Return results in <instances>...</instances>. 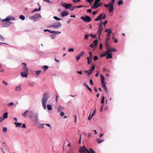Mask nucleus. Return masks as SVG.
Segmentation results:
<instances>
[{
	"mask_svg": "<svg viewBox=\"0 0 153 153\" xmlns=\"http://www.w3.org/2000/svg\"><path fill=\"white\" fill-rule=\"evenodd\" d=\"M61 23L59 22H57L52 25L51 27L55 28H58L61 27Z\"/></svg>",
	"mask_w": 153,
	"mask_h": 153,
	"instance_id": "6",
	"label": "nucleus"
},
{
	"mask_svg": "<svg viewBox=\"0 0 153 153\" xmlns=\"http://www.w3.org/2000/svg\"><path fill=\"white\" fill-rule=\"evenodd\" d=\"M4 120V118L2 117H0V123L1 122Z\"/></svg>",
	"mask_w": 153,
	"mask_h": 153,
	"instance_id": "61",
	"label": "nucleus"
},
{
	"mask_svg": "<svg viewBox=\"0 0 153 153\" xmlns=\"http://www.w3.org/2000/svg\"><path fill=\"white\" fill-rule=\"evenodd\" d=\"M73 1L74 3H77L80 1V0H73Z\"/></svg>",
	"mask_w": 153,
	"mask_h": 153,
	"instance_id": "41",
	"label": "nucleus"
},
{
	"mask_svg": "<svg viewBox=\"0 0 153 153\" xmlns=\"http://www.w3.org/2000/svg\"><path fill=\"white\" fill-rule=\"evenodd\" d=\"M76 72L77 73H78L79 74H80V75H81L82 74V71H76Z\"/></svg>",
	"mask_w": 153,
	"mask_h": 153,
	"instance_id": "59",
	"label": "nucleus"
},
{
	"mask_svg": "<svg viewBox=\"0 0 153 153\" xmlns=\"http://www.w3.org/2000/svg\"><path fill=\"white\" fill-rule=\"evenodd\" d=\"M86 1L91 4L93 1V0H86Z\"/></svg>",
	"mask_w": 153,
	"mask_h": 153,
	"instance_id": "46",
	"label": "nucleus"
},
{
	"mask_svg": "<svg viewBox=\"0 0 153 153\" xmlns=\"http://www.w3.org/2000/svg\"><path fill=\"white\" fill-rule=\"evenodd\" d=\"M90 35L91 37H92L94 38H96V34L93 35L92 34H91Z\"/></svg>",
	"mask_w": 153,
	"mask_h": 153,
	"instance_id": "60",
	"label": "nucleus"
},
{
	"mask_svg": "<svg viewBox=\"0 0 153 153\" xmlns=\"http://www.w3.org/2000/svg\"><path fill=\"white\" fill-rule=\"evenodd\" d=\"M95 67V65H92V68L90 70H89V73L88 74H91L92 71L94 70Z\"/></svg>",
	"mask_w": 153,
	"mask_h": 153,
	"instance_id": "19",
	"label": "nucleus"
},
{
	"mask_svg": "<svg viewBox=\"0 0 153 153\" xmlns=\"http://www.w3.org/2000/svg\"><path fill=\"white\" fill-rule=\"evenodd\" d=\"M22 65H23V70L24 71H28L29 69L27 68V64L25 63H22Z\"/></svg>",
	"mask_w": 153,
	"mask_h": 153,
	"instance_id": "14",
	"label": "nucleus"
},
{
	"mask_svg": "<svg viewBox=\"0 0 153 153\" xmlns=\"http://www.w3.org/2000/svg\"><path fill=\"white\" fill-rule=\"evenodd\" d=\"M83 6V5H79V6H75V7L76 8H81Z\"/></svg>",
	"mask_w": 153,
	"mask_h": 153,
	"instance_id": "53",
	"label": "nucleus"
},
{
	"mask_svg": "<svg viewBox=\"0 0 153 153\" xmlns=\"http://www.w3.org/2000/svg\"><path fill=\"white\" fill-rule=\"evenodd\" d=\"M29 111L28 110H26L25 112L22 114V115L25 117H26L27 116V114L28 112L29 113Z\"/></svg>",
	"mask_w": 153,
	"mask_h": 153,
	"instance_id": "20",
	"label": "nucleus"
},
{
	"mask_svg": "<svg viewBox=\"0 0 153 153\" xmlns=\"http://www.w3.org/2000/svg\"><path fill=\"white\" fill-rule=\"evenodd\" d=\"M80 57L79 55H78L76 56V60L77 61L79 59Z\"/></svg>",
	"mask_w": 153,
	"mask_h": 153,
	"instance_id": "50",
	"label": "nucleus"
},
{
	"mask_svg": "<svg viewBox=\"0 0 153 153\" xmlns=\"http://www.w3.org/2000/svg\"><path fill=\"white\" fill-rule=\"evenodd\" d=\"M0 40L4 41V38L0 34Z\"/></svg>",
	"mask_w": 153,
	"mask_h": 153,
	"instance_id": "44",
	"label": "nucleus"
},
{
	"mask_svg": "<svg viewBox=\"0 0 153 153\" xmlns=\"http://www.w3.org/2000/svg\"><path fill=\"white\" fill-rule=\"evenodd\" d=\"M112 30L111 29H109V31H108L107 33V36H111V33Z\"/></svg>",
	"mask_w": 153,
	"mask_h": 153,
	"instance_id": "27",
	"label": "nucleus"
},
{
	"mask_svg": "<svg viewBox=\"0 0 153 153\" xmlns=\"http://www.w3.org/2000/svg\"><path fill=\"white\" fill-rule=\"evenodd\" d=\"M90 84L91 85H94V83H93L92 80L91 79L90 80Z\"/></svg>",
	"mask_w": 153,
	"mask_h": 153,
	"instance_id": "49",
	"label": "nucleus"
},
{
	"mask_svg": "<svg viewBox=\"0 0 153 153\" xmlns=\"http://www.w3.org/2000/svg\"><path fill=\"white\" fill-rule=\"evenodd\" d=\"M14 124L16 125V127H20L22 125L21 123L15 122Z\"/></svg>",
	"mask_w": 153,
	"mask_h": 153,
	"instance_id": "22",
	"label": "nucleus"
},
{
	"mask_svg": "<svg viewBox=\"0 0 153 153\" xmlns=\"http://www.w3.org/2000/svg\"><path fill=\"white\" fill-rule=\"evenodd\" d=\"M41 10V6H40V7L38 8V9H37L36 8L34 10H32L31 12L32 13H33V12L37 11H40Z\"/></svg>",
	"mask_w": 153,
	"mask_h": 153,
	"instance_id": "25",
	"label": "nucleus"
},
{
	"mask_svg": "<svg viewBox=\"0 0 153 153\" xmlns=\"http://www.w3.org/2000/svg\"><path fill=\"white\" fill-rule=\"evenodd\" d=\"M100 49H102V43H101L100 45Z\"/></svg>",
	"mask_w": 153,
	"mask_h": 153,
	"instance_id": "63",
	"label": "nucleus"
},
{
	"mask_svg": "<svg viewBox=\"0 0 153 153\" xmlns=\"http://www.w3.org/2000/svg\"><path fill=\"white\" fill-rule=\"evenodd\" d=\"M110 39V36H108L106 39L105 41L108 42V40H109Z\"/></svg>",
	"mask_w": 153,
	"mask_h": 153,
	"instance_id": "58",
	"label": "nucleus"
},
{
	"mask_svg": "<svg viewBox=\"0 0 153 153\" xmlns=\"http://www.w3.org/2000/svg\"><path fill=\"white\" fill-rule=\"evenodd\" d=\"M41 15L39 13H37L33 16H32L30 17V19L36 21L38 19H39L41 18Z\"/></svg>",
	"mask_w": 153,
	"mask_h": 153,
	"instance_id": "3",
	"label": "nucleus"
},
{
	"mask_svg": "<svg viewBox=\"0 0 153 153\" xmlns=\"http://www.w3.org/2000/svg\"><path fill=\"white\" fill-rule=\"evenodd\" d=\"M79 151L81 153L87 152V153H90L89 151L84 146H83L82 147H80Z\"/></svg>",
	"mask_w": 153,
	"mask_h": 153,
	"instance_id": "7",
	"label": "nucleus"
},
{
	"mask_svg": "<svg viewBox=\"0 0 153 153\" xmlns=\"http://www.w3.org/2000/svg\"><path fill=\"white\" fill-rule=\"evenodd\" d=\"M8 117V113L7 112H5L3 114V118L4 119L7 118Z\"/></svg>",
	"mask_w": 153,
	"mask_h": 153,
	"instance_id": "28",
	"label": "nucleus"
},
{
	"mask_svg": "<svg viewBox=\"0 0 153 153\" xmlns=\"http://www.w3.org/2000/svg\"><path fill=\"white\" fill-rule=\"evenodd\" d=\"M106 55L107 56L106 57V58L107 59L112 58L111 53H108Z\"/></svg>",
	"mask_w": 153,
	"mask_h": 153,
	"instance_id": "18",
	"label": "nucleus"
},
{
	"mask_svg": "<svg viewBox=\"0 0 153 153\" xmlns=\"http://www.w3.org/2000/svg\"><path fill=\"white\" fill-rule=\"evenodd\" d=\"M29 116L32 122L34 124H36L38 123V114L33 111H30Z\"/></svg>",
	"mask_w": 153,
	"mask_h": 153,
	"instance_id": "1",
	"label": "nucleus"
},
{
	"mask_svg": "<svg viewBox=\"0 0 153 153\" xmlns=\"http://www.w3.org/2000/svg\"><path fill=\"white\" fill-rule=\"evenodd\" d=\"M110 6H111V5H109V3L108 4H104V6L105 7H108V10L109 9V7H110Z\"/></svg>",
	"mask_w": 153,
	"mask_h": 153,
	"instance_id": "38",
	"label": "nucleus"
},
{
	"mask_svg": "<svg viewBox=\"0 0 153 153\" xmlns=\"http://www.w3.org/2000/svg\"><path fill=\"white\" fill-rule=\"evenodd\" d=\"M102 30L103 29L102 27H99L98 30V34L99 35V37H100V36Z\"/></svg>",
	"mask_w": 153,
	"mask_h": 153,
	"instance_id": "15",
	"label": "nucleus"
},
{
	"mask_svg": "<svg viewBox=\"0 0 153 153\" xmlns=\"http://www.w3.org/2000/svg\"><path fill=\"white\" fill-rule=\"evenodd\" d=\"M83 85L86 86L87 88L88 87H89L86 82H84L83 84Z\"/></svg>",
	"mask_w": 153,
	"mask_h": 153,
	"instance_id": "57",
	"label": "nucleus"
},
{
	"mask_svg": "<svg viewBox=\"0 0 153 153\" xmlns=\"http://www.w3.org/2000/svg\"><path fill=\"white\" fill-rule=\"evenodd\" d=\"M72 4L71 3L68 4H67L66 6H65V8L66 9H68L71 7L72 6Z\"/></svg>",
	"mask_w": 153,
	"mask_h": 153,
	"instance_id": "21",
	"label": "nucleus"
},
{
	"mask_svg": "<svg viewBox=\"0 0 153 153\" xmlns=\"http://www.w3.org/2000/svg\"><path fill=\"white\" fill-rule=\"evenodd\" d=\"M3 131L4 132H6L7 131V128H3Z\"/></svg>",
	"mask_w": 153,
	"mask_h": 153,
	"instance_id": "55",
	"label": "nucleus"
},
{
	"mask_svg": "<svg viewBox=\"0 0 153 153\" xmlns=\"http://www.w3.org/2000/svg\"><path fill=\"white\" fill-rule=\"evenodd\" d=\"M65 109V108L62 107L60 105L58 108V111L59 112H60L62 111Z\"/></svg>",
	"mask_w": 153,
	"mask_h": 153,
	"instance_id": "17",
	"label": "nucleus"
},
{
	"mask_svg": "<svg viewBox=\"0 0 153 153\" xmlns=\"http://www.w3.org/2000/svg\"><path fill=\"white\" fill-rule=\"evenodd\" d=\"M115 1V0H112L111 2H109V5H111L110 6V7H109V13H111L114 10V2Z\"/></svg>",
	"mask_w": 153,
	"mask_h": 153,
	"instance_id": "5",
	"label": "nucleus"
},
{
	"mask_svg": "<svg viewBox=\"0 0 153 153\" xmlns=\"http://www.w3.org/2000/svg\"><path fill=\"white\" fill-rule=\"evenodd\" d=\"M103 14L101 13L100 14V15L97 17L99 18L100 20L102 19V16Z\"/></svg>",
	"mask_w": 153,
	"mask_h": 153,
	"instance_id": "45",
	"label": "nucleus"
},
{
	"mask_svg": "<svg viewBox=\"0 0 153 153\" xmlns=\"http://www.w3.org/2000/svg\"><path fill=\"white\" fill-rule=\"evenodd\" d=\"M101 81L102 85H106V82H105V77H104L101 74H100Z\"/></svg>",
	"mask_w": 153,
	"mask_h": 153,
	"instance_id": "10",
	"label": "nucleus"
},
{
	"mask_svg": "<svg viewBox=\"0 0 153 153\" xmlns=\"http://www.w3.org/2000/svg\"><path fill=\"white\" fill-rule=\"evenodd\" d=\"M90 59L91 60H92L93 58V54H92V52H90L89 53Z\"/></svg>",
	"mask_w": 153,
	"mask_h": 153,
	"instance_id": "33",
	"label": "nucleus"
},
{
	"mask_svg": "<svg viewBox=\"0 0 153 153\" xmlns=\"http://www.w3.org/2000/svg\"><path fill=\"white\" fill-rule=\"evenodd\" d=\"M105 97L104 96H103L102 97L101 103L102 104H103L104 103V100Z\"/></svg>",
	"mask_w": 153,
	"mask_h": 153,
	"instance_id": "42",
	"label": "nucleus"
},
{
	"mask_svg": "<svg viewBox=\"0 0 153 153\" xmlns=\"http://www.w3.org/2000/svg\"><path fill=\"white\" fill-rule=\"evenodd\" d=\"M19 18L22 20H24L25 19V17L23 15H21L19 16Z\"/></svg>",
	"mask_w": 153,
	"mask_h": 153,
	"instance_id": "35",
	"label": "nucleus"
},
{
	"mask_svg": "<svg viewBox=\"0 0 153 153\" xmlns=\"http://www.w3.org/2000/svg\"><path fill=\"white\" fill-rule=\"evenodd\" d=\"M21 90V86L19 85L16 88V91H19Z\"/></svg>",
	"mask_w": 153,
	"mask_h": 153,
	"instance_id": "26",
	"label": "nucleus"
},
{
	"mask_svg": "<svg viewBox=\"0 0 153 153\" xmlns=\"http://www.w3.org/2000/svg\"><path fill=\"white\" fill-rule=\"evenodd\" d=\"M49 97V95L48 93H45L44 94L43 98L42 100V105L43 108L46 109V104Z\"/></svg>",
	"mask_w": 153,
	"mask_h": 153,
	"instance_id": "2",
	"label": "nucleus"
},
{
	"mask_svg": "<svg viewBox=\"0 0 153 153\" xmlns=\"http://www.w3.org/2000/svg\"><path fill=\"white\" fill-rule=\"evenodd\" d=\"M108 51H104L101 55V57H104L108 53Z\"/></svg>",
	"mask_w": 153,
	"mask_h": 153,
	"instance_id": "23",
	"label": "nucleus"
},
{
	"mask_svg": "<svg viewBox=\"0 0 153 153\" xmlns=\"http://www.w3.org/2000/svg\"><path fill=\"white\" fill-rule=\"evenodd\" d=\"M98 57L97 56H95L94 57V61H96L97 60Z\"/></svg>",
	"mask_w": 153,
	"mask_h": 153,
	"instance_id": "47",
	"label": "nucleus"
},
{
	"mask_svg": "<svg viewBox=\"0 0 153 153\" xmlns=\"http://www.w3.org/2000/svg\"><path fill=\"white\" fill-rule=\"evenodd\" d=\"M80 18L85 22H89L91 20V17L88 16H82Z\"/></svg>",
	"mask_w": 153,
	"mask_h": 153,
	"instance_id": "4",
	"label": "nucleus"
},
{
	"mask_svg": "<svg viewBox=\"0 0 153 153\" xmlns=\"http://www.w3.org/2000/svg\"><path fill=\"white\" fill-rule=\"evenodd\" d=\"M76 8L75 7H72L71 8H70L69 9L71 11H73L74 9Z\"/></svg>",
	"mask_w": 153,
	"mask_h": 153,
	"instance_id": "54",
	"label": "nucleus"
},
{
	"mask_svg": "<svg viewBox=\"0 0 153 153\" xmlns=\"http://www.w3.org/2000/svg\"><path fill=\"white\" fill-rule=\"evenodd\" d=\"M88 35H85L84 38L85 39H88Z\"/></svg>",
	"mask_w": 153,
	"mask_h": 153,
	"instance_id": "52",
	"label": "nucleus"
},
{
	"mask_svg": "<svg viewBox=\"0 0 153 153\" xmlns=\"http://www.w3.org/2000/svg\"><path fill=\"white\" fill-rule=\"evenodd\" d=\"M98 43L97 40L96 39L94 41L93 43L90 45V47L91 48H94L95 46L97 45Z\"/></svg>",
	"mask_w": 153,
	"mask_h": 153,
	"instance_id": "11",
	"label": "nucleus"
},
{
	"mask_svg": "<svg viewBox=\"0 0 153 153\" xmlns=\"http://www.w3.org/2000/svg\"><path fill=\"white\" fill-rule=\"evenodd\" d=\"M108 51V53H110L111 52H116L117 51L116 49L113 48L109 47L106 50Z\"/></svg>",
	"mask_w": 153,
	"mask_h": 153,
	"instance_id": "9",
	"label": "nucleus"
},
{
	"mask_svg": "<svg viewBox=\"0 0 153 153\" xmlns=\"http://www.w3.org/2000/svg\"><path fill=\"white\" fill-rule=\"evenodd\" d=\"M69 14V12L66 11H62L61 13V15L62 17H63L64 16H67Z\"/></svg>",
	"mask_w": 153,
	"mask_h": 153,
	"instance_id": "12",
	"label": "nucleus"
},
{
	"mask_svg": "<svg viewBox=\"0 0 153 153\" xmlns=\"http://www.w3.org/2000/svg\"><path fill=\"white\" fill-rule=\"evenodd\" d=\"M85 54V52L84 51H82L80 52L78 55L80 57L83 56Z\"/></svg>",
	"mask_w": 153,
	"mask_h": 153,
	"instance_id": "32",
	"label": "nucleus"
},
{
	"mask_svg": "<svg viewBox=\"0 0 153 153\" xmlns=\"http://www.w3.org/2000/svg\"><path fill=\"white\" fill-rule=\"evenodd\" d=\"M22 127L23 128H25L26 127L25 125V124H23L22 125Z\"/></svg>",
	"mask_w": 153,
	"mask_h": 153,
	"instance_id": "64",
	"label": "nucleus"
},
{
	"mask_svg": "<svg viewBox=\"0 0 153 153\" xmlns=\"http://www.w3.org/2000/svg\"><path fill=\"white\" fill-rule=\"evenodd\" d=\"M65 114L64 113H63V112H61L60 114V116L61 117H63Z\"/></svg>",
	"mask_w": 153,
	"mask_h": 153,
	"instance_id": "56",
	"label": "nucleus"
},
{
	"mask_svg": "<svg viewBox=\"0 0 153 153\" xmlns=\"http://www.w3.org/2000/svg\"><path fill=\"white\" fill-rule=\"evenodd\" d=\"M47 108L48 110H51L52 109V108L51 106L49 105H47Z\"/></svg>",
	"mask_w": 153,
	"mask_h": 153,
	"instance_id": "31",
	"label": "nucleus"
},
{
	"mask_svg": "<svg viewBox=\"0 0 153 153\" xmlns=\"http://www.w3.org/2000/svg\"><path fill=\"white\" fill-rule=\"evenodd\" d=\"M87 89L89 90V91L91 92H92V90L89 87H87Z\"/></svg>",
	"mask_w": 153,
	"mask_h": 153,
	"instance_id": "62",
	"label": "nucleus"
},
{
	"mask_svg": "<svg viewBox=\"0 0 153 153\" xmlns=\"http://www.w3.org/2000/svg\"><path fill=\"white\" fill-rule=\"evenodd\" d=\"M123 1L122 0H119L118 3V4L119 6H120L123 4Z\"/></svg>",
	"mask_w": 153,
	"mask_h": 153,
	"instance_id": "34",
	"label": "nucleus"
},
{
	"mask_svg": "<svg viewBox=\"0 0 153 153\" xmlns=\"http://www.w3.org/2000/svg\"><path fill=\"white\" fill-rule=\"evenodd\" d=\"M102 86L103 89H104V90L105 91V92L106 93H108V90L107 88L105 86V85H102Z\"/></svg>",
	"mask_w": 153,
	"mask_h": 153,
	"instance_id": "24",
	"label": "nucleus"
},
{
	"mask_svg": "<svg viewBox=\"0 0 153 153\" xmlns=\"http://www.w3.org/2000/svg\"><path fill=\"white\" fill-rule=\"evenodd\" d=\"M28 71H24V72L21 73V76L23 77H27L28 76Z\"/></svg>",
	"mask_w": 153,
	"mask_h": 153,
	"instance_id": "13",
	"label": "nucleus"
},
{
	"mask_svg": "<svg viewBox=\"0 0 153 153\" xmlns=\"http://www.w3.org/2000/svg\"><path fill=\"white\" fill-rule=\"evenodd\" d=\"M74 48H69L68 49V51L69 52H73L74 51Z\"/></svg>",
	"mask_w": 153,
	"mask_h": 153,
	"instance_id": "43",
	"label": "nucleus"
},
{
	"mask_svg": "<svg viewBox=\"0 0 153 153\" xmlns=\"http://www.w3.org/2000/svg\"><path fill=\"white\" fill-rule=\"evenodd\" d=\"M89 149L91 151L90 153H95V151L92 148H90Z\"/></svg>",
	"mask_w": 153,
	"mask_h": 153,
	"instance_id": "40",
	"label": "nucleus"
},
{
	"mask_svg": "<svg viewBox=\"0 0 153 153\" xmlns=\"http://www.w3.org/2000/svg\"><path fill=\"white\" fill-rule=\"evenodd\" d=\"M36 74L37 75H38L41 72V71H36Z\"/></svg>",
	"mask_w": 153,
	"mask_h": 153,
	"instance_id": "48",
	"label": "nucleus"
},
{
	"mask_svg": "<svg viewBox=\"0 0 153 153\" xmlns=\"http://www.w3.org/2000/svg\"><path fill=\"white\" fill-rule=\"evenodd\" d=\"M14 105V103L13 102H11L10 103H9L7 104V105L8 106L10 107L12 105Z\"/></svg>",
	"mask_w": 153,
	"mask_h": 153,
	"instance_id": "39",
	"label": "nucleus"
},
{
	"mask_svg": "<svg viewBox=\"0 0 153 153\" xmlns=\"http://www.w3.org/2000/svg\"><path fill=\"white\" fill-rule=\"evenodd\" d=\"M100 1V0H95L92 8H93L94 7H95V9H97L98 7H99L100 6V5L97 4Z\"/></svg>",
	"mask_w": 153,
	"mask_h": 153,
	"instance_id": "8",
	"label": "nucleus"
},
{
	"mask_svg": "<svg viewBox=\"0 0 153 153\" xmlns=\"http://www.w3.org/2000/svg\"><path fill=\"white\" fill-rule=\"evenodd\" d=\"M97 141L98 143H100L104 141V140H101L100 139H97Z\"/></svg>",
	"mask_w": 153,
	"mask_h": 153,
	"instance_id": "36",
	"label": "nucleus"
},
{
	"mask_svg": "<svg viewBox=\"0 0 153 153\" xmlns=\"http://www.w3.org/2000/svg\"><path fill=\"white\" fill-rule=\"evenodd\" d=\"M10 19H11L10 18H6L5 19H3L2 20V21L3 22H4V21L7 22V23L8 26H9L10 25H11V23H10V22H7V21L8 20H10Z\"/></svg>",
	"mask_w": 153,
	"mask_h": 153,
	"instance_id": "16",
	"label": "nucleus"
},
{
	"mask_svg": "<svg viewBox=\"0 0 153 153\" xmlns=\"http://www.w3.org/2000/svg\"><path fill=\"white\" fill-rule=\"evenodd\" d=\"M105 45L106 46V48L107 50V49H108L109 47V43L108 42L105 41Z\"/></svg>",
	"mask_w": 153,
	"mask_h": 153,
	"instance_id": "29",
	"label": "nucleus"
},
{
	"mask_svg": "<svg viewBox=\"0 0 153 153\" xmlns=\"http://www.w3.org/2000/svg\"><path fill=\"white\" fill-rule=\"evenodd\" d=\"M48 68V67L47 65H44L43 66L42 68H43L45 71Z\"/></svg>",
	"mask_w": 153,
	"mask_h": 153,
	"instance_id": "30",
	"label": "nucleus"
},
{
	"mask_svg": "<svg viewBox=\"0 0 153 153\" xmlns=\"http://www.w3.org/2000/svg\"><path fill=\"white\" fill-rule=\"evenodd\" d=\"M103 24V22H101L99 25V27H102V25Z\"/></svg>",
	"mask_w": 153,
	"mask_h": 153,
	"instance_id": "51",
	"label": "nucleus"
},
{
	"mask_svg": "<svg viewBox=\"0 0 153 153\" xmlns=\"http://www.w3.org/2000/svg\"><path fill=\"white\" fill-rule=\"evenodd\" d=\"M53 18L55 19L56 20H61L62 19H60L58 17L55 16L53 17Z\"/></svg>",
	"mask_w": 153,
	"mask_h": 153,
	"instance_id": "37",
	"label": "nucleus"
}]
</instances>
